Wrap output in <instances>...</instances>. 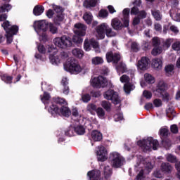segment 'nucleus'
I'll return each instance as SVG.
<instances>
[{"label":"nucleus","mask_w":180,"mask_h":180,"mask_svg":"<svg viewBox=\"0 0 180 180\" xmlns=\"http://www.w3.org/2000/svg\"><path fill=\"white\" fill-rule=\"evenodd\" d=\"M19 30V27H13V28L11 30H8L6 37L7 39V44H11V43H12L13 39V36L14 34H16V33H18V31Z\"/></svg>","instance_id":"2eb2a0df"},{"label":"nucleus","mask_w":180,"mask_h":180,"mask_svg":"<svg viewBox=\"0 0 180 180\" xmlns=\"http://www.w3.org/2000/svg\"><path fill=\"white\" fill-rule=\"evenodd\" d=\"M91 137L94 141H101L103 139L102 133L96 130L91 132Z\"/></svg>","instance_id":"5701e85b"},{"label":"nucleus","mask_w":180,"mask_h":180,"mask_svg":"<svg viewBox=\"0 0 180 180\" xmlns=\"http://www.w3.org/2000/svg\"><path fill=\"white\" fill-rule=\"evenodd\" d=\"M166 115L167 117H172V116L175 115V111L174 110V108L169 107L167 110H166Z\"/></svg>","instance_id":"a18cd8bd"},{"label":"nucleus","mask_w":180,"mask_h":180,"mask_svg":"<svg viewBox=\"0 0 180 180\" xmlns=\"http://www.w3.org/2000/svg\"><path fill=\"white\" fill-rule=\"evenodd\" d=\"M97 155L98 161H101V162L106 161L108 160V150L106 148L103 146H98Z\"/></svg>","instance_id":"9b49d317"},{"label":"nucleus","mask_w":180,"mask_h":180,"mask_svg":"<svg viewBox=\"0 0 180 180\" xmlns=\"http://www.w3.org/2000/svg\"><path fill=\"white\" fill-rule=\"evenodd\" d=\"M165 71L167 74H169V72H172V71H174V65H169L166 66Z\"/></svg>","instance_id":"774afa93"},{"label":"nucleus","mask_w":180,"mask_h":180,"mask_svg":"<svg viewBox=\"0 0 180 180\" xmlns=\"http://www.w3.org/2000/svg\"><path fill=\"white\" fill-rule=\"evenodd\" d=\"M160 136L162 137H165L168 136V134L169 133V131L167 128H162L160 130Z\"/></svg>","instance_id":"5fc2aeb1"},{"label":"nucleus","mask_w":180,"mask_h":180,"mask_svg":"<svg viewBox=\"0 0 180 180\" xmlns=\"http://www.w3.org/2000/svg\"><path fill=\"white\" fill-rule=\"evenodd\" d=\"M133 88H134V86L129 82L124 85V89L127 94H130V91H131Z\"/></svg>","instance_id":"58836bf2"},{"label":"nucleus","mask_w":180,"mask_h":180,"mask_svg":"<svg viewBox=\"0 0 180 180\" xmlns=\"http://www.w3.org/2000/svg\"><path fill=\"white\" fill-rule=\"evenodd\" d=\"M2 27H4V30H6V32L7 33V30H12V28L13 27H18L16 25L11 26V24L9 23V21H6L1 25Z\"/></svg>","instance_id":"2f4dec72"},{"label":"nucleus","mask_w":180,"mask_h":180,"mask_svg":"<svg viewBox=\"0 0 180 180\" xmlns=\"http://www.w3.org/2000/svg\"><path fill=\"white\" fill-rule=\"evenodd\" d=\"M145 168H146V171H148V172H150L151 171V169H153V168H154V166L153 165V164H151V162H147L145 165Z\"/></svg>","instance_id":"0e129e2a"},{"label":"nucleus","mask_w":180,"mask_h":180,"mask_svg":"<svg viewBox=\"0 0 180 180\" xmlns=\"http://www.w3.org/2000/svg\"><path fill=\"white\" fill-rule=\"evenodd\" d=\"M11 9H12V6H11L9 4H5L0 7V12H8L11 11Z\"/></svg>","instance_id":"f704fd0d"},{"label":"nucleus","mask_w":180,"mask_h":180,"mask_svg":"<svg viewBox=\"0 0 180 180\" xmlns=\"http://www.w3.org/2000/svg\"><path fill=\"white\" fill-rule=\"evenodd\" d=\"M144 78L146 82H147L148 84H154V82H155V79L154 78V77L148 73H146L144 75Z\"/></svg>","instance_id":"c85d7f7f"},{"label":"nucleus","mask_w":180,"mask_h":180,"mask_svg":"<svg viewBox=\"0 0 180 180\" xmlns=\"http://www.w3.org/2000/svg\"><path fill=\"white\" fill-rule=\"evenodd\" d=\"M44 12V7L43 6H35L33 10V13L35 16H40Z\"/></svg>","instance_id":"393cba45"},{"label":"nucleus","mask_w":180,"mask_h":180,"mask_svg":"<svg viewBox=\"0 0 180 180\" xmlns=\"http://www.w3.org/2000/svg\"><path fill=\"white\" fill-rule=\"evenodd\" d=\"M160 95L162 96V101H165V102H169V94H168V92L165 91L164 93L160 94Z\"/></svg>","instance_id":"864d4df0"},{"label":"nucleus","mask_w":180,"mask_h":180,"mask_svg":"<svg viewBox=\"0 0 180 180\" xmlns=\"http://www.w3.org/2000/svg\"><path fill=\"white\" fill-rule=\"evenodd\" d=\"M109 160L113 168H120L123 165V158L117 152L110 153Z\"/></svg>","instance_id":"423d86ee"},{"label":"nucleus","mask_w":180,"mask_h":180,"mask_svg":"<svg viewBox=\"0 0 180 180\" xmlns=\"http://www.w3.org/2000/svg\"><path fill=\"white\" fill-rule=\"evenodd\" d=\"M105 99L107 101H111L114 105H119L120 103V98L117 93L115 90L109 89L103 94Z\"/></svg>","instance_id":"0eeeda50"},{"label":"nucleus","mask_w":180,"mask_h":180,"mask_svg":"<svg viewBox=\"0 0 180 180\" xmlns=\"http://www.w3.org/2000/svg\"><path fill=\"white\" fill-rule=\"evenodd\" d=\"M74 32L77 36H85L86 34V25L79 22L76 23Z\"/></svg>","instance_id":"f8f14e48"},{"label":"nucleus","mask_w":180,"mask_h":180,"mask_svg":"<svg viewBox=\"0 0 180 180\" xmlns=\"http://www.w3.org/2000/svg\"><path fill=\"white\" fill-rule=\"evenodd\" d=\"M143 95L146 99H151L153 97V94L147 90L143 91Z\"/></svg>","instance_id":"13d9d810"},{"label":"nucleus","mask_w":180,"mask_h":180,"mask_svg":"<svg viewBox=\"0 0 180 180\" xmlns=\"http://www.w3.org/2000/svg\"><path fill=\"white\" fill-rule=\"evenodd\" d=\"M111 26L115 29V30H122L123 24L118 18H114L112 20Z\"/></svg>","instance_id":"6ab92c4d"},{"label":"nucleus","mask_w":180,"mask_h":180,"mask_svg":"<svg viewBox=\"0 0 180 180\" xmlns=\"http://www.w3.org/2000/svg\"><path fill=\"white\" fill-rule=\"evenodd\" d=\"M131 49L132 51H134L135 53H137L140 50V46L139 44L136 41H134L131 44Z\"/></svg>","instance_id":"c03bdc74"},{"label":"nucleus","mask_w":180,"mask_h":180,"mask_svg":"<svg viewBox=\"0 0 180 180\" xmlns=\"http://www.w3.org/2000/svg\"><path fill=\"white\" fill-rule=\"evenodd\" d=\"M74 131H75V128L70 127L67 131H65V135L69 136V137H72V136H74Z\"/></svg>","instance_id":"de8ad7c7"},{"label":"nucleus","mask_w":180,"mask_h":180,"mask_svg":"<svg viewBox=\"0 0 180 180\" xmlns=\"http://www.w3.org/2000/svg\"><path fill=\"white\" fill-rule=\"evenodd\" d=\"M50 100V94L47 92H44L43 96H41V101L44 103H46V101Z\"/></svg>","instance_id":"09e8293b"},{"label":"nucleus","mask_w":180,"mask_h":180,"mask_svg":"<svg viewBox=\"0 0 180 180\" xmlns=\"http://www.w3.org/2000/svg\"><path fill=\"white\" fill-rule=\"evenodd\" d=\"M2 81H4L6 84H12V79L13 77L12 76H8V75H4L1 76Z\"/></svg>","instance_id":"e433bc0d"},{"label":"nucleus","mask_w":180,"mask_h":180,"mask_svg":"<svg viewBox=\"0 0 180 180\" xmlns=\"http://www.w3.org/2000/svg\"><path fill=\"white\" fill-rule=\"evenodd\" d=\"M90 180H99L101 179V171L99 170H91L87 173Z\"/></svg>","instance_id":"f3484780"},{"label":"nucleus","mask_w":180,"mask_h":180,"mask_svg":"<svg viewBox=\"0 0 180 180\" xmlns=\"http://www.w3.org/2000/svg\"><path fill=\"white\" fill-rule=\"evenodd\" d=\"M91 85L94 88H105L108 86V79L103 76H98L91 79Z\"/></svg>","instance_id":"6e6552de"},{"label":"nucleus","mask_w":180,"mask_h":180,"mask_svg":"<svg viewBox=\"0 0 180 180\" xmlns=\"http://www.w3.org/2000/svg\"><path fill=\"white\" fill-rule=\"evenodd\" d=\"M116 69L117 70V71H119L120 72H122L123 74V72H126L127 68H126V64L124 63L120 62L117 65Z\"/></svg>","instance_id":"bb28decb"},{"label":"nucleus","mask_w":180,"mask_h":180,"mask_svg":"<svg viewBox=\"0 0 180 180\" xmlns=\"http://www.w3.org/2000/svg\"><path fill=\"white\" fill-rule=\"evenodd\" d=\"M35 27L39 30V32H46L47 31V24L44 20L37 21L35 22Z\"/></svg>","instance_id":"aec40b11"},{"label":"nucleus","mask_w":180,"mask_h":180,"mask_svg":"<svg viewBox=\"0 0 180 180\" xmlns=\"http://www.w3.org/2000/svg\"><path fill=\"white\" fill-rule=\"evenodd\" d=\"M83 19L87 23V25H91L92 23V13H85L83 15Z\"/></svg>","instance_id":"cd10ccee"},{"label":"nucleus","mask_w":180,"mask_h":180,"mask_svg":"<svg viewBox=\"0 0 180 180\" xmlns=\"http://www.w3.org/2000/svg\"><path fill=\"white\" fill-rule=\"evenodd\" d=\"M65 70L70 72V74H79L82 71V68L78 63V60L75 58H72L65 65Z\"/></svg>","instance_id":"20e7f679"},{"label":"nucleus","mask_w":180,"mask_h":180,"mask_svg":"<svg viewBox=\"0 0 180 180\" xmlns=\"http://www.w3.org/2000/svg\"><path fill=\"white\" fill-rule=\"evenodd\" d=\"M72 54L77 58H82L84 57V51L79 48H75L72 50Z\"/></svg>","instance_id":"b1692460"},{"label":"nucleus","mask_w":180,"mask_h":180,"mask_svg":"<svg viewBox=\"0 0 180 180\" xmlns=\"http://www.w3.org/2000/svg\"><path fill=\"white\" fill-rule=\"evenodd\" d=\"M152 66L155 70H161L162 68V60L161 58H155L152 61Z\"/></svg>","instance_id":"4be33fe9"},{"label":"nucleus","mask_w":180,"mask_h":180,"mask_svg":"<svg viewBox=\"0 0 180 180\" xmlns=\"http://www.w3.org/2000/svg\"><path fill=\"white\" fill-rule=\"evenodd\" d=\"M53 43L56 47L66 50L72 46V39L67 35H63L60 37H56L53 39Z\"/></svg>","instance_id":"7ed1b4c3"},{"label":"nucleus","mask_w":180,"mask_h":180,"mask_svg":"<svg viewBox=\"0 0 180 180\" xmlns=\"http://www.w3.org/2000/svg\"><path fill=\"white\" fill-rule=\"evenodd\" d=\"M101 105L102 108L105 109V110H106L107 112H110V108L112 106V104H110L109 101H101Z\"/></svg>","instance_id":"7c9ffc66"},{"label":"nucleus","mask_w":180,"mask_h":180,"mask_svg":"<svg viewBox=\"0 0 180 180\" xmlns=\"http://www.w3.org/2000/svg\"><path fill=\"white\" fill-rule=\"evenodd\" d=\"M97 116H98V117L100 119H104L105 118V110H103V108L99 107L96 110Z\"/></svg>","instance_id":"c9c22d12"},{"label":"nucleus","mask_w":180,"mask_h":180,"mask_svg":"<svg viewBox=\"0 0 180 180\" xmlns=\"http://www.w3.org/2000/svg\"><path fill=\"white\" fill-rule=\"evenodd\" d=\"M162 144L165 147V148H169V147H171V140L164 139L162 141Z\"/></svg>","instance_id":"603ef678"},{"label":"nucleus","mask_w":180,"mask_h":180,"mask_svg":"<svg viewBox=\"0 0 180 180\" xmlns=\"http://www.w3.org/2000/svg\"><path fill=\"white\" fill-rule=\"evenodd\" d=\"M131 15H138L141 19H146L147 18V12L144 10H139V7L136 6L131 8Z\"/></svg>","instance_id":"4468645a"},{"label":"nucleus","mask_w":180,"mask_h":180,"mask_svg":"<svg viewBox=\"0 0 180 180\" xmlns=\"http://www.w3.org/2000/svg\"><path fill=\"white\" fill-rule=\"evenodd\" d=\"M148 64H150V59L147 57H142L138 61L137 67L141 71H146L148 68Z\"/></svg>","instance_id":"ddd939ff"},{"label":"nucleus","mask_w":180,"mask_h":180,"mask_svg":"<svg viewBox=\"0 0 180 180\" xmlns=\"http://www.w3.org/2000/svg\"><path fill=\"white\" fill-rule=\"evenodd\" d=\"M72 41L73 43H77V44H79L82 43V38H81L79 35H75L72 37Z\"/></svg>","instance_id":"3c124183"},{"label":"nucleus","mask_w":180,"mask_h":180,"mask_svg":"<svg viewBox=\"0 0 180 180\" xmlns=\"http://www.w3.org/2000/svg\"><path fill=\"white\" fill-rule=\"evenodd\" d=\"M99 49V43L97 42L95 38H86L84 41V49L85 51H91V49Z\"/></svg>","instance_id":"1a4fd4ad"},{"label":"nucleus","mask_w":180,"mask_h":180,"mask_svg":"<svg viewBox=\"0 0 180 180\" xmlns=\"http://www.w3.org/2000/svg\"><path fill=\"white\" fill-rule=\"evenodd\" d=\"M49 112L52 113V115H54V113H56V115H63V116H65V117H68V116L71 115V110L70 108H68V107L63 106L60 109H59L57 105L53 104L50 106Z\"/></svg>","instance_id":"39448f33"},{"label":"nucleus","mask_w":180,"mask_h":180,"mask_svg":"<svg viewBox=\"0 0 180 180\" xmlns=\"http://www.w3.org/2000/svg\"><path fill=\"white\" fill-rule=\"evenodd\" d=\"M107 63H112L117 64L122 60V56L119 53H113V51L107 52L105 55Z\"/></svg>","instance_id":"9d476101"},{"label":"nucleus","mask_w":180,"mask_h":180,"mask_svg":"<svg viewBox=\"0 0 180 180\" xmlns=\"http://www.w3.org/2000/svg\"><path fill=\"white\" fill-rule=\"evenodd\" d=\"M104 175L105 178L108 179L110 175H112V169L109 166L104 167Z\"/></svg>","instance_id":"4c0bfd02"},{"label":"nucleus","mask_w":180,"mask_h":180,"mask_svg":"<svg viewBox=\"0 0 180 180\" xmlns=\"http://www.w3.org/2000/svg\"><path fill=\"white\" fill-rule=\"evenodd\" d=\"M53 101H54L55 103H57L58 105H63L64 106H66V105H68L65 99H64L63 98L57 97V98H53Z\"/></svg>","instance_id":"72a5a7b5"},{"label":"nucleus","mask_w":180,"mask_h":180,"mask_svg":"<svg viewBox=\"0 0 180 180\" xmlns=\"http://www.w3.org/2000/svg\"><path fill=\"white\" fill-rule=\"evenodd\" d=\"M137 144L139 147L143 148L145 151H151V148H153V150H157L158 147H160V143H158V141L151 137L142 141H139Z\"/></svg>","instance_id":"f03ea898"},{"label":"nucleus","mask_w":180,"mask_h":180,"mask_svg":"<svg viewBox=\"0 0 180 180\" xmlns=\"http://www.w3.org/2000/svg\"><path fill=\"white\" fill-rule=\"evenodd\" d=\"M120 80L123 84H128L129 82H130V77L126 75H124L120 77Z\"/></svg>","instance_id":"8fccbe9b"},{"label":"nucleus","mask_w":180,"mask_h":180,"mask_svg":"<svg viewBox=\"0 0 180 180\" xmlns=\"http://www.w3.org/2000/svg\"><path fill=\"white\" fill-rule=\"evenodd\" d=\"M108 15L109 13L108 12V10L102 9L98 13V16H100V18H108Z\"/></svg>","instance_id":"49530a36"},{"label":"nucleus","mask_w":180,"mask_h":180,"mask_svg":"<svg viewBox=\"0 0 180 180\" xmlns=\"http://www.w3.org/2000/svg\"><path fill=\"white\" fill-rule=\"evenodd\" d=\"M152 15L155 20H161V19L162 18L161 14L160 13V11H152Z\"/></svg>","instance_id":"ea45409f"},{"label":"nucleus","mask_w":180,"mask_h":180,"mask_svg":"<svg viewBox=\"0 0 180 180\" xmlns=\"http://www.w3.org/2000/svg\"><path fill=\"white\" fill-rule=\"evenodd\" d=\"M75 131L77 134L82 136V134H85V128H84L83 126L79 125L75 127Z\"/></svg>","instance_id":"473e14b6"},{"label":"nucleus","mask_w":180,"mask_h":180,"mask_svg":"<svg viewBox=\"0 0 180 180\" xmlns=\"http://www.w3.org/2000/svg\"><path fill=\"white\" fill-rule=\"evenodd\" d=\"M166 159L167 161H168L169 162H176V157H175L172 154L166 155Z\"/></svg>","instance_id":"37998d69"},{"label":"nucleus","mask_w":180,"mask_h":180,"mask_svg":"<svg viewBox=\"0 0 180 180\" xmlns=\"http://www.w3.org/2000/svg\"><path fill=\"white\" fill-rule=\"evenodd\" d=\"M82 100L83 102L88 103L91 101V95L89 94H85L82 96Z\"/></svg>","instance_id":"6e6d98bb"},{"label":"nucleus","mask_w":180,"mask_h":180,"mask_svg":"<svg viewBox=\"0 0 180 180\" xmlns=\"http://www.w3.org/2000/svg\"><path fill=\"white\" fill-rule=\"evenodd\" d=\"M114 119L115 122H120V120H123V115L122 114H116L114 115Z\"/></svg>","instance_id":"338daca9"},{"label":"nucleus","mask_w":180,"mask_h":180,"mask_svg":"<svg viewBox=\"0 0 180 180\" xmlns=\"http://www.w3.org/2000/svg\"><path fill=\"white\" fill-rule=\"evenodd\" d=\"M160 169L163 174H171L174 167L169 163L163 162L160 166Z\"/></svg>","instance_id":"a211bd4d"},{"label":"nucleus","mask_w":180,"mask_h":180,"mask_svg":"<svg viewBox=\"0 0 180 180\" xmlns=\"http://www.w3.org/2000/svg\"><path fill=\"white\" fill-rule=\"evenodd\" d=\"M173 50H176V51H179L180 50V41L174 42L172 46Z\"/></svg>","instance_id":"680f3d73"},{"label":"nucleus","mask_w":180,"mask_h":180,"mask_svg":"<svg viewBox=\"0 0 180 180\" xmlns=\"http://www.w3.org/2000/svg\"><path fill=\"white\" fill-rule=\"evenodd\" d=\"M176 14L173 17L174 20L176 22H180V8H176Z\"/></svg>","instance_id":"4d7b16f0"},{"label":"nucleus","mask_w":180,"mask_h":180,"mask_svg":"<svg viewBox=\"0 0 180 180\" xmlns=\"http://www.w3.org/2000/svg\"><path fill=\"white\" fill-rule=\"evenodd\" d=\"M160 44H161L160 38L155 37L152 39V46H153V47H160Z\"/></svg>","instance_id":"a19ab883"},{"label":"nucleus","mask_w":180,"mask_h":180,"mask_svg":"<svg viewBox=\"0 0 180 180\" xmlns=\"http://www.w3.org/2000/svg\"><path fill=\"white\" fill-rule=\"evenodd\" d=\"M141 19H144V18H141L140 16L137 15L135 18H134L133 19V25L134 26H137V25H139L140 23V20Z\"/></svg>","instance_id":"052dcab7"},{"label":"nucleus","mask_w":180,"mask_h":180,"mask_svg":"<svg viewBox=\"0 0 180 180\" xmlns=\"http://www.w3.org/2000/svg\"><path fill=\"white\" fill-rule=\"evenodd\" d=\"M171 43H172V39H167L163 44V47H165L166 49H169V47H171Z\"/></svg>","instance_id":"e2e57ef3"},{"label":"nucleus","mask_w":180,"mask_h":180,"mask_svg":"<svg viewBox=\"0 0 180 180\" xmlns=\"http://www.w3.org/2000/svg\"><path fill=\"white\" fill-rule=\"evenodd\" d=\"M161 53H162V47L161 46H154L151 51L152 56H154L155 57L161 54Z\"/></svg>","instance_id":"c756f323"},{"label":"nucleus","mask_w":180,"mask_h":180,"mask_svg":"<svg viewBox=\"0 0 180 180\" xmlns=\"http://www.w3.org/2000/svg\"><path fill=\"white\" fill-rule=\"evenodd\" d=\"M49 59L52 64H58L60 63V58L57 56L50 55Z\"/></svg>","instance_id":"79ce46f5"},{"label":"nucleus","mask_w":180,"mask_h":180,"mask_svg":"<svg viewBox=\"0 0 180 180\" xmlns=\"http://www.w3.org/2000/svg\"><path fill=\"white\" fill-rule=\"evenodd\" d=\"M49 29H50V32L53 33V34L57 33V27H56L53 24H50L49 25Z\"/></svg>","instance_id":"69168bd1"},{"label":"nucleus","mask_w":180,"mask_h":180,"mask_svg":"<svg viewBox=\"0 0 180 180\" xmlns=\"http://www.w3.org/2000/svg\"><path fill=\"white\" fill-rule=\"evenodd\" d=\"M167 89L168 84H167L164 80H160L158 82L155 89L158 94H164V92L167 91Z\"/></svg>","instance_id":"dca6fc26"},{"label":"nucleus","mask_w":180,"mask_h":180,"mask_svg":"<svg viewBox=\"0 0 180 180\" xmlns=\"http://www.w3.org/2000/svg\"><path fill=\"white\" fill-rule=\"evenodd\" d=\"M153 105L155 108H160V106H162V101L160 98H156L153 101Z\"/></svg>","instance_id":"bf43d9fd"},{"label":"nucleus","mask_w":180,"mask_h":180,"mask_svg":"<svg viewBox=\"0 0 180 180\" xmlns=\"http://www.w3.org/2000/svg\"><path fill=\"white\" fill-rule=\"evenodd\" d=\"M98 1L99 0H84L83 3V6L84 8H86V9L89 8H95Z\"/></svg>","instance_id":"412c9836"},{"label":"nucleus","mask_w":180,"mask_h":180,"mask_svg":"<svg viewBox=\"0 0 180 180\" xmlns=\"http://www.w3.org/2000/svg\"><path fill=\"white\" fill-rule=\"evenodd\" d=\"M103 62V58L101 56H96L91 59V64L94 65H101Z\"/></svg>","instance_id":"a878e982"},{"label":"nucleus","mask_w":180,"mask_h":180,"mask_svg":"<svg viewBox=\"0 0 180 180\" xmlns=\"http://www.w3.org/2000/svg\"><path fill=\"white\" fill-rule=\"evenodd\" d=\"M96 32L97 33V39L101 40L105 39V32L108 37H115L117 34L116 32L113 31L106 23H102L101 25L97 26Z\"/></svg>","instance_id":"f257e3e1"}]
</instances>
